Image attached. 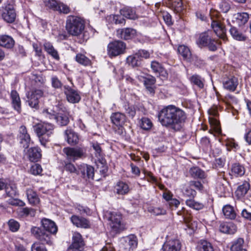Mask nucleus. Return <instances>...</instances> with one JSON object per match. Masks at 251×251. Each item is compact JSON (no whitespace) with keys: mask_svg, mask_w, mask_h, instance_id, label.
<instances>
[{"mask_svg":"<svg viewBox=\"0 0 251 251\" xmlns=\"http://www.w3.org/2000/svg\"><path fill=\"white\" fill-rule=\"evenodd\" d=\"M186 119L185 112L173 105L164 107L158 114V120L161 124L174 131H180Z\"/></svg>","mask_w":251,"mask_h":251,"instance_id":"1","label":"nucleus"},{"mask_svg":"<svg viewBox=\"0 0 251 251\" xmlns=\"http://www.w3.org/2000/svg\"><path fill=\"white\" fill-rule=\"evenodd\" d=\"M58 228L55 223L49 219L44 218L41 220L40 227L33 226L30 229L31 234L42 245H51L52 235L56 234Z\"/></svg>","mask_w":251,"mask_h":251,"instance_id":"2","label":"nucleus"},{"mask_svg":"<svg viewBox=\"0 0 251 251\" xmlns=\"http://www.w3.org/2000/svg\"><path fill=\"white\" fill-rule=\"evenodd\" d=\"M211 30H207L200 33L196 40V44L201 48L206 47L210 51L217 50L222 43L218 39L213 38Z\"/></svg>","mask_w":251,"mask_h":251,"instance_id":"3","label":"nucleus"},{"mask_svg":"<svg viewBox=\"0 0 251 251\" xmlns=\"http://www.w3.org/2000/svg\"><path fill=\"white\" fill-rule=\"evenodd\" d=\"M211 23V27L214 33L219 38L224 41H227L228 39L226 36V29L223 23V19L216 11L210 13Z\"/></svg>","mask_w":251,"mask_h":251,"instance_id":"4","label":"nucleus"},{"mask_svg":"<svg viewBox=\"0 0 251 251\" xmlns=\"http://www.w3.org/2000/svg\"><path fill=\"white\" fill-rule=\"evenodd\" d=\"M33 128L41 144L45 147L46 144L50 141L51 135L53 133L54 126L50 123H44L36 124Z\"/></svg>","mask_w":251,"mask_h":251,"instance_id":"5","label":"nucleus"},{"mask_svg":"<svg viewBox=\"0 0 251 251\" xmlns=\"http://www.w3.org/2000/svg\"><path fill=\"white\" fill-rule=\"evenodd\" d=\"M84 21L80 18L69 16L67 17L66 29L68 33L73 36H78L84 29Z\"/></svg>","mask_w":251,"mask_h":251,"instance_id":"6","label":"nucleus"},{"mask_svg":"<svg viewBox=\"0 0 251 251\" xmlns=\"http://www.w3.org/2000/svg\"><path fill=\"white\" fill-rule=\"evenodd\" d=\"M63 151L68 159H72L73 161L86 157V150L84 148L66 147L63 149Z\"/></svg>","mask_w":251,"mask_h":251,"instance_id":"7","label":"nucleus"},{"mask_svg":"<svg viewBox=\"0 0 251 251\" xmlns=\"http://www.w3.org/2000/svg\"><path fill=\"white\" fill-rule=\"evenodd\" d=\"M126 49L125 43L120 40H115L108 45V54L110 56H116L124 53Z\"/></svg>","mask_w":251,"mask_h":251,"instance_id":"8","label":"nucleus"},{"mask_svg":"<svg viewBox=\"0 0 251 251\" xmlns=\"http://www.w3.org/2000/svg\"><path fill=\"white\" fill-rule=\"evenodd\" d=\"M109 223L111 228L116 232H120L125 228L124 225L122 223V215L121 213L116 212L109 213L108 217Z\"/></svg>","mask_w":251,"mask_h":251,"instance_id":"9","label":"nucleus"},{"mask_svg":"<svg viewBox=\"0 0 251 251\" xmlns=\"http://www.w3.org/2000/svg\"><path fill=\"white\" fill-rule=\"evenodd\" d=\"M84 245L82 235L79 232H75L73 235L72 244L67 251H83Z\"/></svg>","mask_w":251,"mask_h":251,"instance_id":"10","label":"nucleus"},{"mask_svg":"<svg viewBox=\"0 0 251 251\" xmlns=\"http://www.w3.org/2000/svg\"><path fill=\"white\" fill-rule=\"evenodd\" d=\"M44 92L40 89H35L27 96L28 105L32 108L37 109L39 107V99L43 96Z\"/></svg>","mask_w":251,"mask_h":251,"instance_id":"11","label":"nucleus"},{"mask_svg":"<svg viewBox=\"0 0 251 251\" xmlns=\"http://www.w3.org/2000/svg\"><path fill=\"white\" fill-rule=\"evenodd\" d=\"M18 139L21 147L25 149L29 147L31 138L25 126H22L20 127Z\"/></svg>","mask_w":251,"mask_h":251,"instance_id":"12","label":"nucleus"},{"mask_svg":"<svg viewBox=\"0 0 251 251\" xmlns=\"http://www.w3.org/2000/svg\"><path fill=\"white\" fill-rule=\"evenodd\" d=\"M2 17L7 23H12L15 20L16 13L14 6L12 4L7 3L3 7Z\"/></svg>","mask_w":251,"mask_h":251,"instance_id":"13","label":"nucleus"},{"mask_svg":"<svg viewBox=\"0 0 251 251\" xmlns=\"http://www.w3.org/2000/svg\"><path fill=\"white\" fill-rule=\"evenodd\" d=\"M64 93L67 100L71 103H78L81 99L79 92L68 85L64 86Z\"/></svg>","mask_w":251,"mask_h":251,"instance_id":"14","label":"nucleus"},{"mask_svg":"<svg viewBox=\"0 0 251 251\" xmlns=\"http://www.w3.org/2000/svg\"><path fill=\"white\" fill-rule=\"evenodd\" d=\"M71 221L73 224L77 227L88 229L91 226L90 221L83 217L73 215L71 217Z\"/></svg>","mask_w":251,"mask_h":251,"instance_id":"15","label":"nucleus"},{"mask_svg":"<svg viewBox=\"0 0 251 251\" xmlns=\"http://www.w3.org/2000/svg\"><path fill=\"white\" fill-rule=\"evenodd\" d=\"M136 30L132 28H124L117 30V36L125 40L131 39L136 35Z\"/></svg>","mask_w":251,"mask_h":251,"instance_id":"16","label":"nucleus"},{"mask_svg":"<svg viewBox=\"0 0 251 251\" xmlns=\"http://www.w3.org/2000/svg\"><path fill=\"white\" fill-rule=\"evenodd\" d=\"M138 79L144 82L146 88L151 94H154L156 79L154 76L151 75H147L146 76H138Z\"/></svg>","mask_w":251,"mask_h":251,"instance_id":"17","label":"nucleus"},{"mask_svg":"<svg viewBox=\"0 0 251 251\" xmlns=\"http://www.w3.org/2000/svg\"><path fill=\"white\" fill-rule=\"evenodd\" d=\"M181 247V243L178 239H170L164 243L162 250L163 251H179Z\"/></svg>","mask_w":251,"mask_h":251,"instance_id":"18","label":"nucleus"},{"mask_svg":"<svg viewBox=\"0 0 251 251\" xmlns=\"http://www.w3.org/2000/svg\"><path fill=\"white\" fill-rule=\"evenodd\" d=\"M78 172L81 176L86 179L92 178L94 176V168L87 164H83L78 167Z\"/></svg>","mask_w":251,"mask_h":251,"instance_id":"19","label":"nucleus"},{"mask_svg":"<svg viewBox=\"0 0 251 251\" xmlns=\"http://www.w3.org/2000/svg\"><path fill=\"white\" fill-rule=\"evenodd\" d=\"M110 119L112 123L119 129L123 127L126 121L125 115L120 112L113 113L110 116Z\"/></svg>","mask_w":251,"mask_h":251,"instance_id":"20","label":"nucleus"},{"mask_svg":"<svg viewBox=\"0 0 251 251\" xmlns=\"http://www.w3.org/2000/svg\"><path fill=\"white\" fill-rule=\"evenodd\" d=\"M124 248L128 251H132L137 247L138 240L134 235L131 234L126 236L124 239Z\"/></svg>","mask_w":251,"mask_h":251,"instance_id":"21","label":"nucleus"},{"mask_svg":"<svg viewBox=\"0 0 251 251\" xmlns=\"http://www.w3.org/2000/svg\"><path fill=\"white\" fill-rule=\"evenodd\" d=\"M41 151L37 147L30 148L27 152V156L31 162H37L41 158Z\"/></svg>","mask_w":251,"mask_h":251,"instance_id":"22","label":"nucleus"},{"mask_svg":"<svg viewBox=\"0 0 251 251\" xmlns=\"http://www.w3.org/2000/svg\"><path fill=\"white\" fill-rule=\"evenodd\" d=\"M219 230L221 232L233 234L237 231V227L232 222L221 223L219 226Z\"/></svg>","mask_w":251,"mask_h":251,"instance_id":"23","label":"nucleus"},{"mask_svg":"<svg viewBox=\"0 0 251 251\" xmlns=\"http://www.w3.org/2000/svg\"><path fill=\"white\" fill-rule=\"evenodd\" d=\"M15 41L12 37L7 35H0V46L10 49L13 48Z\"/></svg>","mask_w":251,"mask_h":251,"instance_id":"24","label":"nucleus"},{"mask_svg":"<svg viewBox=\"0 0 251 251\" xmlns=\"http://www.w3.org/2000/svg\"><path fill=\"white\" fill-rule=\"evenodd\" d=\"M68 143L71 145H75L78 143V135L71 129H67L65 132Z\"/></svg>","mask_w":251,"mask_h":251,"instance_id":"25","label":"nucleus"},{"mask_svg":"<svg viewBox=\"0 0 251 251\" xmlns=\"http://www.w3.org/2000/svg\"><path fill=\"white\" fill-rule=\"evenodd\" d=\"M166 3L176 13L181 12L183 9L182 0H167Z\"/></svg>","mask_w":251,"mask_h":251,"instance_id":"26","label":"nucleus"},{"mask_svg":"<svg viewBox=\"0 0 251 251\" xmlns=\"http://www.w3.org/2000/svg\"><path fill=\"white\" fill-rule=\"evenodd\" d=\"M10 97L13 107L20 113L21 110V103L19 94L16 90H12L11 92Z\"/></svg>","mask_w":251,"mask_h":251,"instance_id":"27","label":"nucleus"},{"mask_svg":"<svg viewBox=\"0 0 251 251\" xmlns=\"http://www.w3.org/2000/svg\"><path fill=\"white\" fill-rule=\"evenodd\" d=\"M114 192L118 195H124L129 191V188L127 184L123 181L118 182L114 186Z\"/></svg>","mask_w":251,"mask_h":251,"instance_id":"28","label":"nucleus"},{"mask_svg":"<svg viewBox=\"0 0 251 251\" xmlns=\"http://www.w3.org/2000/svg\"><path fill=\"white\" fill-rule=\"evenodd\" d=\"M238 85V79L235 76L228 78L223 82L224 87L226 89L232 92L235 90Z\"/></svg>","mask_w":251,"mask_h":251,"instance_id":"29","label":"nucleus"},{"mask_svg":"<svg viewBox=\"0 0 251 251\" xmlns=\"http://www.w3.org/2000/svg\"><path fill=\"white\" fill-rule=\"evenodd\" d=\"M189 174L191 176L195 179H204L206 175L204 171L198 167H193L189 170Z\"/></svg>","mask_w":251,"mask_h":251,"instance_id":"30","label":"nucleus"},{"mask_svg":"<svg viewBox=\"0 0 251 251\" xmlns=\"http://www.w3.org/2000/svg\"><path fill=\"white\" fill-rule=\"evenodd\" d=\"M17 213L21 218H25L28 216L33 217L35 215L36 210L32 208H20L17 210Z\"/></svg>","mask_w":251,"mask_h":251,"instance_id":"31","label":"nucleus"},{"mask_svg":"<svg viewBox=\"0 0 251 251\" xmlns=\"http://www.w3.org/2000/svg\"><path fill=\"white\" fill-rule=\"evenodd\" d=\"M44 49L53 58L56 60L60 59V57L57 50L54 49L53 45L50 42L45 43L44 44Z\"/></svg>","mask_w":251,"mask_h":251,"instance_id":"32","label":"nucleus"},{"mask_svg":"<svg viewBox=\"0 0 251 251\" xmlns=\"http://www.w3.org/2000/svg\"><path fill=\"white\" fill-rule=\"evenodd\" d=\"M4 189L6 195L9 197L13 198L18 195L17 186L13 182L6 183Z\"/></svg>","mask_w":251,"mask_h":251,"instance_id":"33","label":"nucleus"},{"mask_svg":"<svg viewBox=\"0 0 251 251\" xmlns=\"http://www.w3.org/2000/svg\"><path fill=\"white\" fill-rule=\"evenodd\" d=\"M75 60L78 63L84 66H89L92 65L91 60L84 54L81 53L76 54Z\"/></svg>","mask_w":251,"mask_h":251,"instance_id":"34","label":"nucleus"},{"mask_svg":"<svg viewBox=\"0 0 251 251\" xmlns=\"http://www.w3.org/2000/svg\"><path fill=\"white\" fill-rule=\"evenodd\" d=\"M26 196L29 203L33 205H36L39 202V199L36 192L31 189L26 190Z\"/></svg>","mask_w":251,"mask_h":251,"instance_id":"35","label":"nucleus"},{"mask_svg":"<svg viewBox=\"0 0 251 251\" xmlns=\"http://www.w3.org/2000/svg\"><path fill=\"white\" fill-rule=\"evenodd\" d=\"M249 188V183L247 182H244L243 184L238 186L235 192L236 196L239 198L244 196L248 192Z\"/></svg>","mask_w":251,"mask_h":251,"instance_id":"36","label":"nucleus"},{"mask_svg":"<svg viewBox=\"0 0 251 251\" xmlns=\"http://www.w3.org/2000/svg\"><path fill=\"white\" fill-rule=\"evenodd\" d=\"M223 212L226 218L234 219L236 217L233 208L229 205H226L223 207Z\"/></svg>","mask_w":251,"mask_h":251,"instance_id":"37","label":"nucleus"},{"mask_svg":"<svg viewBox=\"0 0 251 251\" xmlns=\"http://www.w3.org/2000/svg\"><path fill=\"white\" fill-rule=\"evenodd\" d=\"M190 80L192 83L201 89L203 88L204 87V79L198 75H194L191 76L190 78Z\"/></svg>","mask_w":251,"mask_h":251,"instance_id":"38","label":"nucleus"},{"mask_svg":"<svg viewBox=\"0 0 251 251\" xmlns=\"http://www.w3.org/2000/svg\"><path fill=\"white\" fill-rule=\"evenodd\" d=\"M249 19V15L247 13H238L236 14V22L239 26L243 25L247 23Z\"/></svg>","mask_w":251,"mask_h":251,"instance_id":"39","label":"nucleus"},{"mask_svg":"<svg viewBox=\"0 0 251 251\" xmlns=\"http://www.w3.org/2000/svg\"><path fill=\"white\" fill-rule=\"evenodd\" d=\"M229 32L232 37L236 40L243 41L246 39V37L240 33L237 29L234 26L231 27Z\"/></svg>","mask_w":251,"mask_h":251,"instance_id":"40","label":"nucleus"},{"mask_svg":"<svg viewBox=\"0 0 251 251\" xmlns=\"http://www.w3.org/2000/svg\"><path fill=\"white\" fill-rule=\"evenodd\" d=\"M141 59L136 56V53L129 56L126 58V62L132 67L139 66L141 64Z\"/></svg>","mask_w":251,"mask_h":251,"instance_id":"41","label":"nucleus"},{"mask_svg":"<svg viewBox=\"0 0 251 251\" xmlns=\"http://www.w3.org/2000/svg\"><path fill=\"white\" fill-rule=\"evenodd\" d=\"M178 51L181 54L184 59H189L191 56V53L189 49L184 45L179 46L178 47Z\"/></svg>","mask_w":251,"mask_h":251,"instance_id":"42","label":"nucleus"},{"mask_svg":"<svg viewBox=\"0 0 251 251\" xmlns=\"http://www.w3.org/2000/svg\"><path fill=\"white\" fill-rule=\"evenodd\" d=\"M56 119L57 123L61 126H66L69 122L68 117L63 114H58L56 116H53Z\"/></svg>","mask_w":251,"mask_h":251,"instance_id":"43","label":"nucleus"},{"mask_svg":"<svg viewBox=\"0 0 251 251\" xmlns=\"http://www.w3.org/2000/svg\"><path fill=\"white\" fill-rule=\"evenodd\" d=\"M151 68L153 72L158 74L166 73L165 69L162 65L156 61H153L151 63Z\"/></svg>","mask_w":251,"mask_h":251,"instance_id":"44","label":"nucleus"},{"mask_svg":"<svg viewBox=\"0 0 251 251\" xmlns=\"http://www.w3.org/2000/svg\"><path fill=\"white\" fill-rule=\"evenodd\" d=\"M64 169L70 173H75L79 175L78 169L77 170L75 165L70 162L64 161L62 163Z\"/></svg>","mask_w":251,"mask_h":251,"instance_id":"45","label":"nucleus"},{"mask_svg":"<svg viewBox=\"0 0 251 251\" xmlns=\"http://www.w3.org/2000/svg\"><path fill=\"white\" fill-rule=\"evenodd\" d=\"M244 243V240L243 238H238L233 244L231 247L230 250L231 251H241L242 250H245L243 249V245Z\"/></svg>","mask_w":251,"mask_h":251,"instance_id":"46","label":"nucleus"},{"mask_svg":"<svg viewBox=\"0 0 251 251\" xmlns=\"http://www.w3.org/2000/svg\"><path fill=\"white\" fill-rule=\"evenodd\" d=\"M231 172L234 175L241 176L245 173V169L239 163H235L232 166Z\"/></svg>","mask_w":251,"mask_h":251,"instance_id":"47","label":"nucleus"},{"mask_svg":"<svg viewBox=\"0 0 251 251\" xmlns=\"http://www.w3.org/2000/svg\"><path fill=\"white\" fill-rule=\"evenodd\" d=\"M187 206L194 209L199 210L203 208L204 205L202 203L195 201L193 199H190L186 201Z\"/></svg>","mask_w":251,"mask_h":251,"instance_id":"48","label":"nucleus"},{"mask_svg":"<svg viewBox=\"0 0 251 251\" xmlns=\"http://www.w3.org/2000/svg\"><path fill=\"white\" fill-rule=\"evenodd\" d=\"M140 126L142 129L148 130L151 128L152 123L149 118L144 117L140 120Z\"/></svg>","mask_w":251,"mask_h":251,"instance_id":"49","label":"nucleus"},{"mask_svg":"<svg viewBox=\"0 0 251 251\" xmlns=\"http://www.w3.org/2000/svg\"><path fill=\"white\" fill-rule=\"evenodd\" d=\"M199 246L201 251H214L212 244L206 240L201 241Z\"/></svg>","mask_w":251,"mask_h":251,"instance_id":"50","label":"nucleus"},{"mask_svg":"<svg viewBox=\"0 0 251 251\" xmlns=\"http://www.w3.org/2000/svg\"><path fill=\"white\" fill-rule=\"evenodd\" d=\"M57 9L56 11L58 12L59 13H63L64 14H67L71 11L70 7L67 4H64L60 1H59Z\"/></svg>","mask_w":251,"mask_h":251,"instance_id":"51","label":"nucleus"},{"mask_svg":"<svg viewBox=\"0 0 251 251\" xmlns=\"http://www.w3.org/2000/svg\"><path fill=\"white\" fill-rule=\"evenodd\" d=\"M121 14L128 19H133L135 18L134 12L130 8H124L121 10Z\"/></svg>","mask_w":251,"mask_h":251,"instance_id":"52","label":"nucleus"},{"mask_svg":"<svg viewBox=\"0 0 251 251\" xmlns=\"http://www.w3.org/2000/svg\"><path fill=\"white\" fill-rule=\"evenodd\" d=\"M59 1L56 0H44L46 7L54 11L57 9V7Z\"/></svg>","mask_w":251,"mask_h":251,"instance_id":"53","label":"nucleus"},{"mask_svg":"<svg viewBox=\"0 0 251 251\" xmlns=\"http://www.w3.org/2000/svg\"><path fill=\"white\" fill-rule=\"evenodd\" d=\"M7 202L8 204L14 206L23 207L25 204L22 200L18 199H13V198L9 199L7 201Z\"/></svg>","mask_w":251,"mask_h":251,"instance_id":"54","label":"nucleus"},{"mask_svg":"<svg viewBox=\"0 0 251 251\" xmlns=\"http://www.w3.org/2000/svg\"><path fill=\"white\" fill-rule=\"evenodd\" d=\"M8 225L9 229L12 232H16L18 231L20 227L19 223L14 219H10Z\"/></svg>","mask_w":251,"mask_h":251,"instance_id":"55","label":"nucleus"},{"mask_svg":"<svg viewBox=\"0 0 251 251\" xmlns=\"http://www.w3.org/2000/svg\"><path fill=\"white\" fill-rule=\"evenodd\" d=\"M42 172L41 166L39 164H35L32 165L30 169V172L33 175H39Z\"/></svg>","mask_w":251,"mask_h":251,"instance_id":"56","label":"nucleus"},{"mask_svg":"<svg viewBox=\"0 0 251 251\" xmlns=\"http://www.w3.org/2000/svg\"><path fill=\"white\" fill-rule=\"evenodd\" d=\"M91 146L93 149L95 151V155L97 157H100L102 154V149L100 146V144L98 142H92L91 143Z\"/></svg>","mask_w":251,"mask_h":251,"instance_id":"57","label":"nucleus"},{"mask_svg":"<svg viewBox=\"0 0 251 251\" xmlns=\"http://www.w3.org/2000/svg\"><path fill=\"white\" fill-rule=\"evenodd\" d=\"M51 81L52 86L55 89H61L63 86L61 81L56 76L52 77Z\"/></svg>","mask_w":251,"mask_h":251,"instance_id":"58","label":"nucleus"},{"mask_svg":"<svg viewBox=\"0 0 251 251\" xmlns=\"http://www.w3.org/2000/svg\"><path fill=\"white\" fill-rule=\"evenodd\" d=\"M149 211L155 215H164L166 214V210L160 207H151Z\"/></svg>","mask_w":251,"mask_h":251,"instance_id":"59","label":"nucleus"},{"mask_svg":"<svg viewBox=\"0 0 251 251\" xmlns=\"http://www.w3.org/2000/svg\"><path fill=\"white\" fill-rule=\"evenodd\" d=\"M183 194L187 197H189L190 199H193L197 194L196 191L190 187H187L184 190Z\"/></svg>","mask_w":251,"mask_h":251,"instance_id":"60","label":"nucleus"},{"mask_svg":"<svg viewBox=\"0 0 251 251\" xmlns=\"http://www.w3.org/2000/svg\"><path fill=\"white\" fill-rule=\"evenodd\" d=\"M126 112L128 115L133 118L136 114L135 108L133 106L129 105L125 106Z\"/></svg>","mask_w":251,"mask_h":251,"instance_id":"61","label":"nucleus"},{"mask_svg":"<svg viewBox=\"0 0 251 251\" xmlns=\"http://www.w3.org/2000/svg\"><path fill=\"white\" fill-rule=\"evenodd\" d=\"M219 7L221 11L224 13H226L229 10L230 6L228 2L223 1L220 3Z\"/></svg>","mask_w":251,"mask_h":251,"instance_id":"62","label":"nucleus"},{"mask_svg":"<svg viewBox=\"0 0 251 251\" xmlns=\"http://www.w3.org/2000/svg\"><path fill=\"white\" fill-rule=\"evenodd\" d=\"M40 243H35L31 246V251H47V249L43 247Z\"/></svg>","mask_w":251,"mask_h":251,"instance_id":"63","label":"nucleus"},{"mask_svg":"<svg viewBox=\"0 0 251 251\" xmlns=\"http://www.w3.org/2000/svg\"><path fill=\"white\" fill-rule=\"evenodd\" d=\"M136 56L141 60L142 58H149L150 56V53L145 50H140L136 53Z\"/></svg>","mask_w":251,"mask_h":251,"instance_id":"64","label":"nucleus"}]
</instances>
